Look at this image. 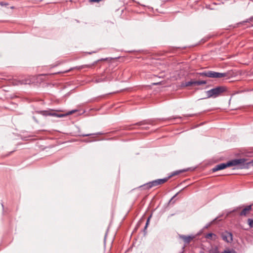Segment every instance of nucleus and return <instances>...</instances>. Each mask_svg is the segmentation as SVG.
<instances>
[{"label":"nucleus","instance_id":"obj_1","mask_svg":"<svg viewBox=\"0 0 253 253\" xmlns=\"http://www.w3.org/2000/svg\"><path fill=\"white\" fill-rule=\"evenodd\" d=\"M242 162H244L243 160H240V159L232 160L226 163H221L216 165L212 170L213 172H215L218 170L223 169L227 167L232 166H237V169H240V164L242 163Z\"/></svg>","mask_w":253,"mask_h":253},{"label":"nucleus","instance_id":"obj_2","mask_svg":"<svg viewBox=\"0 0 253 253\" xmlns=\"http://www.w3.org/2000/svg\"><path fill=\"white\" fill-rule=\"evenodd\" d=\"M169 179V177H166L162 179H158L149 182L139 187V188L143 189H149L153 187L161 185L166 182Z\"/></svg>","mask_w":253,"mask_h":253},{"label":"nucleus","instance_id":"obj_3","mask_svg":"<svg viewBox=\"0 0 253 253\" xmlns=\"http://www.w3.org/2000/svg\"><path fill=\"white\" fill-rule=\"evenodd\" d=\"M226 89L224 86H217L207 91L208 97L215 98L224 92Z\"/></svg>","mask_w":253,"mask_h":253},{"label":"nucleus","instance_id":"obj_4","mask_svg":"<svg viewBox=\"0 0 253 253\" xmlns=\"http://www.w3.org/2000/svg\"><path fill=\"white\" fill-rule=\"evenodd\" d=\"M38 113H40L42 115L44 116H50L53 117H56L58 118H62L66 116H69L75 112H67L65 114H58L55 112L52 113L51 112H38Z\"/></svg>","mask_w":253,"mask_h":253},{"label":"nucleus","instance_id":"obj_5","mask_svg":"<svg viewBox=\"0 0 253 253\" xmlns=\"http://www.w3.org/2000/svg\"><path fill=\"white\" fill-rule=\"evenodd\" d=\"M220 236L222 239L227 243H231L233 241V235L228 231L225 230L221 232Z\"/></svg>","mask_w":253,"mask_h":253},{"label":"nucleus","instance_id":"obj_6","mask_svg":"<svg viewBox=\"0 0 253 253\" xmlns=\"http://www.w3.org/2000/svg\"><path fill=\"white\" fill-rule=\"evenodd\" d=\"M206 82L205 81H190L188 82H186L185 83H182L181 84V86L183 87L189 86L192 85H200L201 84H206Z\"/></svg>","mask_w":253,"mask_h":253},{"label":"nucleus","instance_id":"obj_7","mask_svg":"<svg viewBox=\"0 0 253 253\" xmlns=\"http://www.w3.org/2000/svg\"><path fill=\"white\" fill-rule=\"evenodd\" d=\"M208 77L212 78H221L226 77L227 75L226 73H218L214 71H209L207 74Z\"/></svg>","mask_w":253,"mask_h":253},{"label":"nucleus","instance_id":"obj_8","mask_svg":"<svg viewBox=\"0 0 253 253\" xmlns=\"http://www.w3.org/2000/svg\"><path fill=\"white\" fill-rule=\"evenodd\" d=\"M240 160H243L244 161L242 162V163L240 164V169H248L251 166H253V160L250 161H248L245 158L240 159Z\"/></svg>","mask_w":253,"mask_h":253},{"label":"nucleus","instance_id":"obj_9","mask_svg":"<svg viewBox=\"0 0 253 253\" xmlns=\"http://www.w3.org/2000/svg\"><path fill=\"white\" fill-rule=\"evenodd\" d=\"M252 205H249L243 209V210L239 213L240 216H246L251 210Z\"/></svg>","mask_w":253,"mask_h":253},{"label":"nucleus","instance_id":"obj_10","mask_svg":"<svg viewBox=\"0 0 253 253\" xmlns=\"http://www.w3.org/2000/svg\"><path fill=\"white\" fill-rule=\"evenodd\" d=\"M179 237L180 238L182 239L184 242L186 244H189L193 238V237L192 236H186L185 235H179Z\"/></svg>","mask_w":253,"mask_h":253},{"label":"nucleus","instance_id":"obj_11","mask_svg":"<svg viewBox=\"0 0 253 253\" xmlns=\"http://www.w3.org/2000/svg\"><path fill=\"white\" fill-rule=\"evenodd\" d=\"M188 169H182V170H176V171H175L174 172H173L171 175H170L169 176H168V177H169V178H170L171 177L173 176H174V175H177L181 172H185V171H186L188 170Z\"/></svg>","mask_w":253,"mask_h":253},{"label":"nucleus","instance_id":"obj_12","mask_svg":"<svg viewBox=\"0 0 253 253\" xmlns=\"http://www.w3.org/2000/svg\"><path fill=\"white\" fill-rule=\"evenodd\" d=\"M243 207L242 206H238L235 208H234L233 210L230 211L229 212H228L227 213V215L229 214H231L232 213H233V212H236L237 211H238L239 210H240Z\"/></svg>","mask_w":253,"mask_h":253},{"label":"nucleus","instance_id":"obj_13","mask_svg":"<svg viewBox=\"0 0 253 253\" xmlns=\"http://www.w3.org/2000/svg\"><path fill=\"white\" fill-rule=\"evenodd\" d=\"M219 217H217L215 218H214L212 221H211V222L207 224L204 227V229H207V228H208L211 225L214 223L215 221H216L217 220V219Z\"/></svg>","mask_w":253,"mask_h":253},{"label":"nucleus","instance_id":"obj_14","mask_svg":"<svg viewBox=\"0 0 253 253\" xmlns=\"http://www.w3.org/2000/svg\"><path fill=\"white\" fill-rule=\"evenodd\" d=\"M209 253H220L217 248H212L209 251Z\"/></svg>","mask_w":253,"mask_h":253},{"label":"nucleus","instance_id":"obj_15","mask_svg":"<svg viewBox=\"0 0 253 253\" xmlns=\"http://www.w3.org/2000/svg\"><path fill=\"white\" fill-rule=\"evenodd\" d=\"M213 236L214 237H216V235L213 234V233H208L206 235V238L207 239H211V238H212Z\"/></svg>","mask_w":253,"mask_h":253},{"label":"nucleus","instance_id":"obj_16","mask_svg":"<svg viewBox=\"0 0 253 253\" xmlns=\"http://www.w3.org/2000/svg\"><path fill=\"white\" fill-rule=\"evenodd\" d=\"M248 224L249 225L250 228L253 227V219L249 218L248 219Z\"/></svg>","mask_w":253,"mask_h":253},{"label":"nucleus","instance_id":"obj_17","mask_svg":"<svg viewBox=\"0 0 253 253\" xmlns=\"http://www.w3.org/2000/svg\"><path fill=\"white\" fill-rule=\"evenodd\" d=\"M222 253H236L234 250H225Z\"/></svg>","mask_w":253,"mask_h":253},{"label":"nucleus","instance_id":"obj_18","mask_svg":"<svg viewBox=\"0 0 253 253\" xmlns=\"http://www.w3.org/2000/svg\"><path fill=\"white\" fill-rule=\"evenodd\" d=\"M208 73V71L204 72H202V73H200V75L201 76L208 77V75H207Z\"/></svg>","mask_w":253,"mask_h":253},{"label":"nucleus","instance_id":"obj_19","mask_svg":"<svg viewBox=\"0 0 253 253\" xmlns=\"http://www.w3.org/2000/svg\"><path fill=\"white\" fill-rule=\"evenodd\" d=\"M149 223H148V222H146V225L145 226V227H144V234H145L146 232V229L148 227V225H149Z\"/></svg>","mask_w":253,"mask_h":253},{"label":"nucleus","instance_id":"obj_20","mask_svg":"<svg viewBox=\"0 0 253 253\" xmlns=\"http://www.w3.org/2000/svg\"><path fill=\"white\" fill-rule=\"evenodd\" d=\"M102 0H89L90 2H99Z\"/></svg>","mask_w":253,"mask_h":253},{"label":"nucleus","instance_id":"obj_21","mask_svg":"<svg viewBox=\"0 0 253 253\" xmlns=\"http://www.w3.org/2000/svg\"><path fill=\"white\" fill-rule=\"evenodd\" d=\"M178 193H177L174 196H173L171 198V199L169 201V203H170L172 200L173 199L178 195Z\"/></svg>","mask_w":253,"mask_h":253},{"label":"nucleus","instance_id":"obj_22","mask_svg":"<svg viewBox=\"0 0 253 253\" xmlns=\"http://www.w3.org/2000/svg\"><path fill=\"white\" fill-rule=\"evenodd\" d=\"M152 215H150L149 217L147 218V221L146 222H148V223H149V221H150V219Z\"/></svg>","mask_w":253,"mask_h":253},{"label":"nucleus","instance_id":"obj_23","mask_svg":"<svg viewBox=\"0 0 253 253\" xmlns=\"http://www.w3.org/2000/svg\"><path fill=\"white\" fill-rule=\"evenodd\" d=\"M90 135H91V134H83V136H89Z\"/></svg>","mask_w":253,"mask_h":253},{"label":"nucleus","instance_id":"obj_24","mask_svg":"<svg viewBox=\"0 0 253 253\" xmlns=\"http://www.w3.org/2000/svg\"><path fill=\"white\" fill-rule=\"evenodd\" d=\"M102 80H101L99 79V80H98V81H97L96 82H102Z\"/></svg>","mask_w":253,"mask_h":253},{"label":"nucleus","instance_id":"obj_25","mask_svg":"<svg viewBox=\"0 0 253 253\" xmlns=\"http://www.w3.org/2000/svg\"><path fill=\"white\" fill-rule=\"evenodd\" d=\"M49 111H57V110L50 109V110H49Z\"/></svg>","mask_w":253,"mask_h":253},{"label":"nucleus","instance_id":"obj_26","mask_svg":"<svg viewBox=\"0 0 253 253\" xmlns=\"http://www.w3.org/2000/svg\"><path fill=\"white\" fill-rule=\"evenodd\" d=\"M199 253H204L203 251H200V252H199Z\"/></svg>","mask_w":253,"mask_h":253},{"label":"nucleus","instance_id":"obj_27","mask_svg":"<svg viewBox=\"0 0 253 253\" xmlns=\"http://www.w3.org/2000/svg\"><path fill=\"white\" fill-rule=\"evenodd\" d=\"M72 111H78V110H73Z\"/></svg>","mask_w":253,"mask_h":253},{"label":"nucleus","instance_id":"obj_28","mask_svg":"<svg viewBox=\"0 0 253 253\" xmlns=\"http://www.w3.org/2000/svg\"><path fill=\"white\" fill-rule=\"evenodd\" d=\"M1 206H2V208H3V205L2 204H1Z\"/></svg>","mask_w":253,"mask_h":253}]
</instances>
